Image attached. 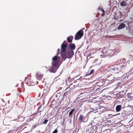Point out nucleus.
<instances>
[{
	"mask_svg": "<svg viewBox=\"0 0 133 133\" xmlns=\"http://www.w3.org/2000/svg\"><path fill=\"white\" fill-rule=\"evenodd\" d=\"M68 44H62L61 46V60L65 61L67 58H70L72 57L74 54V51L68 49L66 52Z\"/></svg>",
	"mask_w": 133,
	"mask_h": 133,
	"instance_id": "nucleus-1",
	"label": "nucleus"
},
{
	"mask_svg": "<svg viewBox=\"0 0 133 133\" xmlns=\"http://www.w3.org/2000/svg\"><path fill=\"white\" fill-rule=\"evenodd\" d=\"M52 65L54 66H58L61 64L62 61H61V58L58 55H56L53 57L52 59Z\"/></svg>",
	"mask_w": 133,
	"mask_h": 133,
	"instance_id": "nucleus-2",
	"label": "nucleus"
},
{
	"mask_svg": "<svg viewBox=\"0 0 133 133\" xmlns=\"http://www.w3.org/2000/svg\"><path fill=\"white\" fill-rule=\"evenodd\" d=\"M125 63L123 66L119 65L116 66L113 68L114 70V71H115L116 73L117 72L118 73L121 72H123V71H122L125 68Z\"/></svg>",
	"mask_w": 133,
	"mask_h": 133,
	"instance_id": "nucleus-3",
	"label": "nucleus"
},
{
	"mask_svg": "<svg viewBox=\"0 0 133 133\" xmlns=\"http://www.w3.org/2000/svg\"><path fill=\"white\" fill-rule=\"evenodd\" d=\"M83 35V32L82 30H81L79 31L76 34L75 39V40H78L80 39Z\"/></svg>",
	"mask_w": 133,
	"mask_h": 133,
	"instance_id": "nucleus-4",
	"label": "nucleus"
},
{
	"mask_svg": "<svg viewBox=\"0 0 133 133\" xmlns=\"http://www.w3.org/2000/svg\"><path fill=\"white\" fill-rule=\"evenodd\" d=\"M122 77V75H118L117 77L115 78L112 75H111L109 76L108 78L105 81H109L111 82H113L115 81V80L116 78H121Z\"/></svg>",
	"mask_w": 133,
	"mask_h": 133,
	"instance_id": "nucleus-5",
	"label": "nucleus"
},
{
	"mask_svg": "<svg viewBox=\"0 0 133 133\" xmlns=\"http://www.w3.org/2000/svg\"><path fill=\"white\" fill-rule=\"evenodd\" d=\"M43 74L40 72L38 71L36 73V77L37 79L39 80H41L42 77L43 76Z\"/></svg>",
	"mask_w": 133,
	"mask_h": 133,
	"instance_id": "nucleus-6",
	"label": "nucleus"
},
{
	"mask_svg": "<svg viewBox=\"0 0 133 133\" xmlns=\"http://www.w3.org/2000/svg\"><path fill=\"white\" fill-rule=\"evenodd\" d=\"M70 87L66 88L65 90L66 92L63 95L64 96H65V97H67V95L70 92V91L71 90V88H72L71 87V86H70Z\"/></svg>",
	"mask_w": 133,
	"mask_h": 133,
	"instance_id": "nucleus-7",
	"label": "nucleus"
},
{
	"mask_svg": "<svg viewBox=\"0 0 133 133\" xmlns=\"http://www.w3.org/2000/svg\"><path fill=\"white\" fill-rule=\"evenodd\" d=\"M57 67V66H50L49 67V71L50 72L55 73L56 71L55 68Z\"/></svg>",
	"mask_w": 133,
	"mask_h": 133,
	"instance_id": "nucleus-8",
	"label": "nucleus"
},
{
	"mask_svg": "<svg viewBox=\"0 0 133 133\" xmlns=\"http://www.w3.org/2000/svg\"><path fill=\"white\" fill-rule=\"evenodd\" d=\"M68 47L71 49H70V50H74L75 49L76 47L75 44L71 43L68 45Z\"/></svg>",
	"mask_w": 133,
	"mask_h": 133,
	"instance_id": "nucleus-9",
	"label": "nucleus"
},
{
	"mask_svg": "<svg viewBox=\"0 0 133 133\" xmlns=\"http://www.w3.org/2000/svg\"><path fill=\"white\" fill-rule=\"evenodd\" d=\"M125 25L123 23H121L117 27L118 29L120 30L124 28L125 27Z\"/></svg>",
	"mask_w": 133,
	"mask_h": 133,
	"instance_id": "nucleus-10",
	"label": "nucleus"
},
{
	"mask_svg": "<svg viewBox=\"0 0 133 133\" xmlns=\"http://www.w3.org/2000/svg\"><path fill=\"white\" fill-rule=\"evenodd\" d=\"M122 106L121 105H117L116 107V112L120 111L121 109Z\"/></svg>",
	"mask_w": 133,
	"mask_h": 133,
	"instance_id": "nucleus-11",
	"label": "nucleus"
},
{
	"mask_svg": "<svg viewBox=\"0 0 133 133\" xmlns=\"http://www.w3.org/2000/svg\"><path fill=\"white\" fill-rule=\"evenodd\" d=\"M120 5L122 6H124L127 5V2L124 1H122L120 3Z\"/></svg>",
	"mask_w": 133,
	"mask_h": 133,
	"instance_id": "nucleus-12",
	"label": "nucleus"
},
{
	"mask_svg": "<svg viewBox=\"0 0 133 133\" xmlns=\"http://www.w3.org/2000/svg\"><path fill=\"white\" fill-rule=\"evenodd\" d=\"M73 37L72 36H71L69 37H68L67 38V40L69 43H71L72 41Z\"/></svg>",
	"mask_w": 133,
	"mask_h": 133,
	"instance_id": "nucleus-13",
	"label": "nucleus"
},
{
	"mask_svg": "<svg viewBox=\"0 0 133 133\" xmlns=\"http://www.w3.org/2000/svg\"><path fill=\"white\" fill-rule=\"evenodd\" d=\"M122 13H118L117 14H116V19H118L121 17V15Z\"/></svg>",
	"mask_w": 133,
	"mask_h": 133,
	"instance_id": "nucleus-14",
	"label": "nucleus"
},
{
	"mask_svg": "<svg viewBox=\"0 0 133 133\" xmlns=\"http://www.w3.org/2000/svg\"><path fill=\"white\" fill-rule=\"evenodd\" d=\"M84 118V117L82 115H80L78 118V119L81 122L83 121V119Z\"/></svg>",
	"mask_w": 133,
	"mask_h": 133,
	"instance_id": "nucleus-15",
	"label": "nucleus"
},
{
	"mask_svg": "<svg viewBox=\"0 0 133 133\" xmlns=\"http://www.w3.org/2000/svg\"><path fill=\"white\" fill-rule=\"evenodd\" d=\"M70 86H71V87L72 88H71V89H73V88H75L76 87H77V85H75L74 84H72L71 85H70L69 87H70Z\"/></svg>",
	"mask_w": 133,
	"mask_h": 133,
	"instance_id": "nucleus-16",
	"label": "nucleus"
},
{
	"mask_svg": "<svg viewBox=\"0 0 133 133\" xmlns=\"http://www.w3.org/2000/svg\"><path fill=\"white\" fill-rule=\"evenodd\" d=\"M75 110V109H72L69 112V116L70 117V115H72L73 112Z\"/></svg>",
	"mask_w": 133,
	"mask_h": 133,
	"instance_id": "nucleus-17",
	"label": "nucleus"
},
{
	"mask_svg": "<svg viewBox=\"0 0 133 133\" xmlns=\"http://www.w3.org/2000/svg\"><path fill=\"white\" fill-rule=\"evenodd\" d=\"M125 64V68L126 66V63L125 62H123V61H122V62H121V64L119 65H121V66H123L124 65V64Z\"/></svg>",
	"mask_w": 133,
	"mask_h": 133,
	"instance_id": "nucleus-18",
	"label": "nucleus"
},
{
	"mask_svg": "<svg viewBox=\"0 0 133 133\" xmlns=\"http://www.w3.org/2000/svg\"><path fill=\"white\" fill-rule=\"evenodd\" d=\"M121 62H122V61L121 60L119 61H118L116 62V64L117 65H120Z\"/></svg>",
	"mask_w": 133,
	"mask_h": 133,
	"instance_id": "nucleus-19",
	"label": "nucleus"
},
{
	"mask_svg": "<svg viewBox=\"0 0 133 133\" xmlns=\"http://www.w3.org/2000/svg\"><path fill=\"white\" fill-rule=\"evenodd\" d=\"M94 70L92 69V70H91L90 72L89 75H90L93 74V73H94Z\"/></svg>",
	"mask_w": 133,
	"mask_h": 133,
	"instance_id": "nucleus-20",
	"label": "nucleus"
},
{
	"mask_svg": "<svg viewBox=\"0 0 133 133\" xmlns=\"http://www.w3.org/2000/svg\"><path fill=\"white\" fill-rule=\"evenodd\" d=\"M77 87H82L83 86V85L82 84H81L80 83H79L78 84H77Z\"/></svg>",
	"mask_w": 133,
	"mask_h": 133,
	"instance_id": "nucleus-21",
	"label": "nucleus"
},
{
	"mask_svg": "<svg viewBox=\"0 0 133 133\" xmlns=\"http://www.w3.org/2000/svg\"><path fill=\"white\" fill-rule=\"evenodd\" d=\"M48 121V119H45L43 122V124H46Z\"/></svg>",
	"mask_w": 133,
	"mask_h": 133,
	"instance_id": "nucleus-22",
	"label": "nucleus"
},
{
	"mask_svg": "<svg viewBox=\"0 0 133 133\" xmlns=\"http://www.w3.org/2000/svg\"><path fill=\"white\" fill-rule=\"evenodd\" d=\"M58 131V130L57 129H56L55 130L53 131L52 133H57Z\"/></svg>",
	"mask_w": 133,
	"mask_h": 133,
	"instance_id": "nucleus-23",
	"label": "nucleus"
},
{
	"mask_svg": "<svg viewBox=\"0 0 133 133\" xmlns=\"http://www.w3.org/2000/svg\"><path fill=\"white\" fill-rule=\"evenodd\" d=\"M115 115H112V114H109V117L112 118L113 116H114Z\"/></svg>",
	"mask_w": 133,
	"mask_h": 133,
	"instance_id": "nucleus-24",
	"label": "nucleus"
},
{
	"mask_svg": "<svg viewBox=\"0 0 133 133\" xmlns=\"http://www.w3.org/2000/svg\"><path fill=\"white\" fill-rule=\"evenodd\" d=\"M18 91L20 92H21L22 91V89L21 88H18Z\"/></svg>",
	"mask_w": 133,
	"mask_h": 133,
	"instance_id": "nucleus-25",
	"label": "nucleus"
},
{
	"mask_svg": "<svg viewBox=\"0 0 133 133\" xmlns=\"http://www.w3.org/2000/svg\"><path fill=\"white\" fill-rule=\"evenodd\" d=\"M96 108H98L99 109H100L101 108H103V107L100 105H98V107H96Z\"/></svg>",
	"mask_w": 133,
	"mask_h": 133,
	"instance_id": "nucleus-26",
	"label": "nucleus"
},
{
	"mask_svg": "<svg viewBox=\"0 0 133 133\" xmlns=\"http://www.w3.org/2000/svg\"><path fill=\"white\" fill-rule=\"evenodd\" d=\"M59 51H60L59 49H58V50H57L58 52H57V55H58L59 54Z\"/></svg>",
	"mask_w": 133,
	"mask_h": 133,
	"instance_id": "nucleus-27",
	"label": "nucleus"
},
{
	"mask_svg": "<svg viewBox=\"0 0 133 133\" xmlns=\"http://www.w3.org/2000/svg\"><path fill=\"white\" fill-rule=\"evenodd\" d=\"M62 44H68L65 41H64Z\"/></svg>",
	"mask_w": 133,
	"mask_h": 133,
	"instance_id": "nucleus-28",
	"label": "nucleus"
},
{
	"mask_svg": "<svg viewBox=\"0 0 133 133\" xmlns=\"http://www.w3.org/2000/svg\"><path fill=\"white\" fill-rule=\"evenodd\" d=\"M36 127V125H34L33 126H32V128L33 129H34V128H35Z\"/></svg>",
	"mask_w": 133,
	"mask_h": 133,
	"instance_id": "nucleus-29",
	"label": "nucleus"
},
{
	"mask_svg": "<svg viewBox=\"0 0 133 133\" xmlns=\"http://www.w3.org/2000/svg\"><path fill=\"white\" fill-rule=\"evenodd\" d=\"M105 15V13H104V12H103V13H102V14H101V15L103 16H104Z\"/></svg>",
	"mask_w": 133,
	"mask_h": 133,
	"instance_id": "nucleus-30",
	"label": "nucleus"
},
{
	"mask_svg": "<svg viewBox=\"0 0 133 133\" xmlns=\"http://www.w3.org/2000/svg\"><path fill=\"white\" fill-rule=\"evenodd\" d=\"M101 10L102 11V12H105L104 10L103 9H101Z\"/></svg>",
	"mask_w": 133,
	"mask_h": 133,
	"instance_id": "nucleus-31",
	"label": "nucleus"
},
{
	"mask_svg": "<svg viewBox=\"0 0 133 133\" xmlns=\"http://www.w3.org/2000/svg\"><path fill=\"white\" fill-rule=\"evenodd\" d=\"M98 10H101V9L100 8V7H99L98 8Z\"/></svg>",
	"mask_w": 133,
	"mask_h": 133,
	"instance_id": "nucleus-32",
	"label": "nucleus"
},
{
	"mask_svg": "<svg viewBox=\"0 0 133 133\" xmlns=\"http://www.w3.org/2000/svg\"><path fill=\"white\" fill-rule=\"evenodd\" d=\"M105 56V55H101V56H102V57H104L103 56Z\"/></svg>",
	"mask_w": 133,
	"mask_h": 133,
	"instance_id": "nucleus-33",
	"label": "nucleus"
},
{
	"mask_svg": "<svg viewBox=\"0 0 133 133\" xmlns=\"http://www.w3.org/2000/svg\"><path fill=\"white\" fill-rule=\"evenodd\" d=\"M23 92H24V89H23Z\"/></svg>",
	"mask_w": 133,
	"mask_h": 133,
	"instance_id": "nucleus-34",
	"label": "nucleus"
},
{
	"mask_svg": "<svg viewBox=\"0 0 133 133\" xmlns=\"http://www.w3.org/2000/svg\"><path fill=\"white\" fill-rule=\"evenodd\" d=\"M132 97L133 98V97Z\"/></svg>",
	"mask_w": 133,
	"mask_h": 133,
	"instance_id": "nucleus-35",
	"label": "nucleus"
}]
</instances>
